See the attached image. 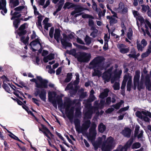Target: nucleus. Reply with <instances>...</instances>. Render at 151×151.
I'll list each match as a JSON object with an SVG mask.
<instances>
[{"label":"nucleus","mask_w":151,"mask_h":151,"mask_svg":"<svg viewBox=\"0 0 151 151\" xmlns=\"http://www.w3.org/2000/svg\"><path fill=\"white\" fill-rule=\"evenodd\" d=\"M120 52L122 53H125L129 52V49L127 46L123 44H118L117 45Z\"/></svg>","instance_id":"obj_18"},{"label":"nucleus","mask_w":151,"mask_h":151,"mask_svg":"<svg viewBox=\"0 0 151 151\" xmlns=\"http://www.w3.org/2000/svg\"><path fill=\"white\" fill-rule=\"evenodd\" d=\"M72 74L71 73H69L68 74L67 77L65 80V82H68L71 80L72 78Z\"/></svg>","instance_id":"obj_38"},{"label":"nucleus","mask_w":151,"mask_h":151,"mask_svg":"<svg viewBox=\"0 0 151 151\" xmlns=\"http://www.w3.org/2000/svg\"><path fill=\"white\" fill-rule=\"evenodd\" d=\"M75 75L76 76V80L74 82V83L75 84H77L79 82V76L78 73H76Z\"/></svg>","instance_id":"obj_52"},{"label":"nucleus","mask_w":151,"mask_h":151,"mask_svg":"<svg viewBox=\"0 0 151 151\" xmlns=\"http://www.w3.org/2000/svg\"><path fill=\"white\" fill-rule=\"evenodd\" d=\"M94 93V91L93 90H91L90 91V94L89 98L88 100L89 102H92L95 99V97L93 95Z\"/></svg>","instance_id":"obj_29"},{"label":"nucleus","mask_w":151,"mask_h":151,"mask_svg":"<svg viewBox=\"0 0 151 151\" xmlns=\"http://www.w3.org/2000/svg\"><path fill=\"white\" fill-rule=\"evenodd\" d=\"M63 38L61 39V42L62 45L65 46L71 47L72 44L68 42L70 40L73 39L74 38V34L73 32H71L67 36L66 34L64 33L63 34Z\"/></svg>","instance_id":"obj_8"},{"label":"nucleus","mask_w":151,"mask_h":151,"mask_svg":"<svg viewBox=\"0 0 151 151\" xmlns=\"http://www.w3.org/2000/svg\"><path fill=\"white\" fill-rule=\"evenodd\" d=\"M132 34L133 31L132 29L131 28H129L127 33V37L129 40H131L132 39Z\"/></svg>","instance_id":"obj_32"},{"label":"nucleus","mask_w":151,"mask_h":151,"mask_svg":"<svg viewBox=\"0 0 151 151\" xmlns=\"http://www.w3.org/2000/svg\"><path fill=\"white\" fill-rule=\"evenodd\" d=\"M140 146L141 145L140 143L139 142H136L133 145L132 148H133L137 149L140 147Z\"/></svg>","instance_id":"obj_45"},{"label":"nucleus","mask_w":151,"mask_h":151,"mask_svg":"<svg viewBox=\"0 0 151 151\" xmlns=\"http://www.w3.org/2000/svg\"><path fill=\"white\" fill-rule=\"evenodd\" d=\"M135 114L140 119H142L144 115L148 116L151 118V113L148 111H142L141 112L137 111L136 112Z\"/></svg>","instance_id":"obj_15"},{"label":"nucleus","mask_w":151,"mask_h":151,"mask_svg":"<svg viewBox=\"0 0 151 151\" xmlns=\"http://www.w3.org/2000/svg\"><path fill=\"white\" fill-rule=\"evenodd\" d=\"M19 23V21L17 19H15L13 22V25L16 28H17L18 27Z\"/></svg>","instance_id":"obj_44"},{"label":"nucleus","mask_w":151,"mask_h":151,"mask_svg":"<svg viewBox=\"0 0 151 151\" xmlns=\"http://www.w3.org/2000/svg\"><path fill=\"white\" fill-rule=\"evenodd\" d=\"M56 99L57 100L58 104V106H61L62 105V101L61 97L57 96Z\"/></svg>","instance_id":"obj_40"},{"label":"nucleus","mask_w":151,"mask_h":151,"mask_svg":"<svg viewBox=\"0 0 151 151\" xmlns=\"http://www.w3.org/2000/svg\"><path fill=\"white\" fill-rule=\"evenodd\" d=\"M132 13L134 17L137 19L140 20L142 19V17H141L140 15L137 11L135 10H133L132 11Z\"/></svg>","instance_id":"obj_27"},{"label":"nucleus","mask_w":151,"mask_h":151,"mask_svg":"<svg viewBox=\"0 0 151 151\" xmlns=\"http://www.w3.org/2000/svg\"><path fill=\"white\" fill-rule=\"evenodd\" d=\"M137 47L139 51H142L143 48L144 47H143L141 45L139 44H137Z\"/></svg>","instance_id":"obj_63"},{"label":"nucleus","mask_w":151,"mask_h":151,"mask_svg":"<svg viewBox=\"0 0 151 151\" xmlns=\"http://www.w3.org/2000/svg\"><path fill=\"white\" fill-rule=\"evenodd\" d=\"M129 108V106H127L124 108L120 109L118 111L119 113H121L122 112L124 111H125L127 110Z\"/></svg>","instance_id":"obj_51"},{"label":"nucleus","mask_w":151,"mask_h":151,"mask_svg":"<svg viewBox=\"0 0 151 151\" xmlns=\"http://www.w3.org/2000/svg\"><path fill=\"white\" fill-rule=\"evenodd\" d=\"M90 124V122L89 120H87L82 125L81 130L80 131L78 127H76V130L77 131L79 132L87 129L89 127Z\"/></svg>","instance_id":"obj_21"},{"label":"nucleus","mask_w":151,"mask_h":151,"mask_svg":"<svg viewBox=\"0 0 151 151\" xmlns=\"http://www.w3.org/2000/svg\"><path fill=\"white\" fill-rule=\"evenodd\" d=\"M19 84L20 85H19V86L20 87L22 88V87H24L26 88H27V83L23 82L22 81H20L19 82Z\"/></svg>","instance_id":"obj_47"},{"label":"nucleus","mask_w":151,"mask_h":151,"mask_svg":"<svg viewBox=\"0 0 151 151\" xmlns=\"http://www.w3.org/2000/svg\"><path fill=\"white\" fill-rule=\"evenodd\" d=\"M113 87L114 90H118L120 88L119 84L118 82H116L114 85L113 86Z\"/></svg>","instance_id":"obj_41"},{"label":"nucleus","mask_w":151,"mask_h":151,"mask_svg":"<svg viewBox=\"0 0 151 151\" xmlns=\"http://www.w3.org/2000/svg\"><path fill=\"white\" fill-rule=\"evenodd\" d=\"M132 142V139H130L128 141L124 147H123L122 146L120 145L117 149L114 151H127V148L130 147Z\"/></svg>","instance_id":"obj_17"},{"label":"nucleus","mask_w":151,"mask_h":151,"mask_svg":"<svg viewBox=\"0 0 151 151\" xmlns=\"http://www.w3.org/2000/svg\"><path fill=\"white\" fill-rule=\"evenodd\" d=\"M96 125L95 124L93 123L92 124L89 129V133L87 135L88 140L91 141L95 150H97L100 147L102 143H103L101 147L102 150L103 151H109L114 147L115 145L113 138L111 137H109L107 139L106 141L105 142L106 136L103 135L101 137H99L97 141L94 142L96 134Z\"/></svg>","instance_id":"obj_1"},{"label":"nucleus","mask_w":151,"mask_h":151,"mask_svg":"<svg viewBox=\"0 0 151 151\" xmlns=\"http://www.w3.org/2000/svg\"><path fill=\"white\" fill-rule=\"evenodd\" d=\"M31 38L32 39H36V40L39 39L38 38V37L36 35V33L34 31H33L32 32V34L31 35Z\"/></svg>","instance_id":"obj_58"},{"label":"nucleus","mask_w":151,"mask_h":151,"mask_svg":"<svg viewBox=\"0 0 151 151\" xmlns=\"http://www.w3.org/2000/svg\"><path fill=\"white\" fill-rule=\"evenodd\" d=\"M5 0H0V10H1V13L3 15L7 12V10L6 8Z\"/></svg>","instance_id":"obj_19"},{"label":"nucleus","mask_w":151,"mask_h":151,"mask_svg":"<svg viewBox=\"0 0 151 151\" xmlns=\"http://www.w3.org/2000/svg\"><path fill=\"white\" fill-rule=\"evenodd\" d=\"M92 7L93 10H95L96 12L100 11V9L97 8V5L95 3L93 4Z\"/></svg>","instance_id":"obj_57"},{"label":"nucleus","mask_w":151,"mask_h":151,"mask_svg":"<svg viewBox=\"0 0 151 151\" xmlns=\"http://www.w3.org/2000/svg\"><path fill=\"white\" fill-rule=\"evenodd\" d=\"M109 38H110L109 35H108L107 34H105L104 36V39L105 42H108V40L109 39Z\"/></svg>","instance_id":"obj_55"},{"label":"nucleus","mask_w":151,"mask_h":151,"mask_svg":"<svg viewBox=\"0 0 151 151\" xmlns=\"http://www.w3.org/2000/svg\"><path fill=\"white\" fill-rule=\"evenodd\" d=\"M142 7L141 11L142 12H145L147 10L148 11L150 9V7L148 5H141Z\"/></svg>","instance_id":"obj_30"},{"label":"nucleus","mask_w":151,"mask_h":151,"mask_svg":"<svg viewBox=\"0 0 151 151\" xmlns=\"http://www.w3.org/2000/svg\"><path fill=\"white\" fill-rule=\"evenodd\" d=\"M105 129V126L102 123H101L99 126V130L101 132H103Z\"/></svg>","instance_id":"obj_33"},{"label":"nucleus","mask_w":151,"mask_h":151,"mask_svg":"<svg viewBox=\"0 0 151 151\" xmlns=\"http://www.w3.org/2000/svg\"><path fill=\"white\" fill-rule=\"evenodd\" d=\"M93 112H90L89 111L86 112L85 114V116L86 117H87V118H91V115Z\"/></svg>","instance_id":"obj_61"},{"label":"nucleus","mask_w":151,"mask_h":151,"mask_svg":"<svg viewBox=\"0 0 151 151\" xmlns=\"http://www.w3.org/2000/svg\"><path fill=\"white\" fill-rule=\"evenodd\" d=\"M124 102L122 101H121L120 102H119L116 104L113 105L112 106L116 109H118L119 108L122 104H123Z\"/></svg>","instance_id":"obj_36"},{"label":"nucleus","mask_w":151,"mask_h":151,"mask_svg":"<svg viewBox=\"0 0 151 151\" xmlns=\"http://www.w3.org/2000/svg\"><path fill=\"white\" fill-rule=\"evenodd\" d=\"M75 84H75L74 83V84H73L72 82H71L67 85V86L66 87L65 89V90L67 91L70 89H72L73 87V85L75 86Z\"/></svg>","instance_id":"obj_39"},{"label":"nucleus","mask_w":151,"mask_h":151,"mask_svg":"<svg viewBox=\"0 0 151 151\" xmlns=\"http://www.w3.org/2000/svg\"><path fill=\"white\" fill-rule=\"evenodd\" d=\"M19 0H10V3L11 5H13L14 6H18L19 4Z\"/></svg>","instance_id":"obj_34"},{"label":"nucleus","mask_w":151,"mask_h":151,"mask_svg":"<svg viewBox=\"0 0 151 151\" xmlns=\"http://www.w3.org/2000/svg\"><path fill=\"white\" fill-rule=\"evenodd\" d=\"M147 116H148L144 115L142 117V119H141L146 122H149L150 119Z\"/></svg>","instance_id":"obj_59"},{"label":"nucleus","mask_w":151,"mask_h":151,"mask_svg":"<svg viewBox=\"0 0 151 151\" xmlns=\"http://www.w3.org/2000/svg\"><path fill=\"white\" fill-rule=\"evenodd\" d=\"M91 57L90 53L85 52H80L77 59L78 61L80 62H88L90 60Z\"/></svg>","instance_id":"obj_9"},{"label":"nucleus","mask_w":151,"mask_h":151,"mask_svg":"<svg viewBox=\"0 0 151 151\" xmlns=\"http://www.w3.org/2000/svg\"><path fill=\"white\" fill-rule=\"evenodd\" d=\"M15 12L13 13V11H11V15L12 16L11 18V20H13L15 17H19L21 16V14H19L21 12H23L24 14H26L27 13V8L26 6H21L16 7L14 9Z\"/></svg>","instance_id":"obj_5"},{"label":"nucleus","mask_w":151,"mask_h":151,"mask_svg":"<svg viewBox=\"0 0 151 151\" xmlns=\"http://www.w3.org/2000/svg\"><path fill=\"white\" fill-rule=\"evenodd\" d=\"M103 58L102 57H98L94 59L90 63L89 67L90 68L94 69V72L93 73V76H100L101 73L100 70L103 69L102 62Z\"/></svg>","instance_id":"obj_2"},{"label":"nucleus","mask_w":151,"mask_h":151,"mask_svg":"<svg viewBox=\"0 0 151 151\" xmlns=\"http://www.w3.org/2000/svg\"><path fill=\"white\" fill-rule=\"evenodd\" d=\"M43 18V16L40 15L38 17V20L37 22H41L42 21Z\"/></svg>","instance_id":"obj_64"},{"label":"nucleus","mask_w":151,"mask_h":151,"mask_svg":"<svg viewBox=\"0 0 151 151\" xmlns=\"http://www.w3.org/2000/svg\"><path fill=\"white\" fill-rule=\"evenodd\" d=\"M112 69L113 67H111L104 73L102 78L104 80V82L105 83L106 82H109L110 78L111 83H113L115 81H117L120 77L122 70H119L118 71L116 70L115 72L113 73L111 72Z\"/></svg>","instance_id":"obj_3"},{"label":"nucleus","mask_w":151,"mask_h":151,"mask_svg":"<svg viewBox=\"0 0 151 151\" xmlns=\"http://www.w3.org/2000/svg\"><path fill=\"white\" fill-rule=\"evenodd\" d=\"M29 38L27 36L26 37H22L21 38V41L25 45L28 44V42L29 40Z\"/></svg>","instance_id":"obj_31"},{"label":"nucleus","mask_w":151,"mask_h":151,"mask_svg":"<svg viewBox=\"0 0 151 151\" xmlns=\"http://www.w3.org/2000/svg\"><path fill=\"white\" fill-rule=\"evenodd\" d=\"M131 132V130L128 128H126L122 132V134L125 136L129 137Z\"/></svg>","instance_id":"obj_25"},{"label":"nucleus","mask_w":151,"mask_h":151,"mask_svg":"<svg viewBox=\"0 0 151 151\" xmlns=\"http://www.w3.org/2000/svg\"><path fill=\"white\" fill-rule=\"evenodd\" d=\"M60 36V30L58 29H56L54 35V37L58 42H59Z\"/></svg>","instance_id":"obj_24"},{"label":"nucleus","mask_w":151,"mask_h":151,"mask_svg":"<svg viewBox=\"0 0 151 151\" xmlns=\"http://www.w3.org/2000/svg\"><path fill=\"white\" fill-rule=\"evenodd\" d=\"M73 44L76 45V46L78 47L81 49L83 50H87L88 49V48L87 47H85L84 46H82L81 45H77L76 44H75L73 43Z\"/></svg>","instance_id":"obj_48"},{"label":"nucleus","mask_w":151,"mask_h":151,"mask_svg":"<svg viewBox=\"0 0 151 151\" xmlns=\"http://www.w3.org/2000/svg\"><path fill=\"white\" fill-rule=\"evenodd\" d=\"M105 101L103 100H101L100 101L99 105L98 104V101H96L94 102L95 107L94 109H101L104 107V104Z\"/></svg>","instance_id":"obj_23"},{"label":"nucleus","mask_w":151,"mask_h":151,"mask_svg":"<svg viewBox=\"0 0 151 151\" xmlns=\"http://www.w3.org/2000/svg\"><path fill=\"white\" fill-rule=\"evenodd\" d=\"M115 17H111L110 23L111 24H115L117 23V20L115 18Z\"/></svg>","instance_id":"obj_46"},{"label":"nucleus","mask_w":151,"mask_h":151,"mask_svg":"<svg viewBox=\"0 0 151 151\" xmlns=\"http://www.w3.org/2000/svg\"><path fill=\"white\" fill-rule=\"evenodd\" d=\"M41 127L43 128V129H44V130L42 131V133L48 139H50V138L49 136V134L52 138L54 137V135L52 134L48 128L43 124H41Z\"/></svg>","instance_id":"obj_20"},{"label":"nucleus","mask_w":151,"mask_h":151,"mask_svg":"<svg viewBox=\"0 0 151 151\" xmlns=\"http://www.w3.org/2000/svg\"><path fill=\"white\" fill-rule=\"evenodd\" d=\"M82 17L84 18H91L93 19L94 17L88 14H84L82 15Z\"/></svg>","instance_id":"obj_50"},{"label":"nucleus","mask_w":151,"mask_h":151,"mask_svg":"<svg viewBox=\"0 0 151 151\" xmlns=\"http://www.w3.org/2000/svg\"><path fill=\"white\" fill-rule=\"evenodd\" d=\"M109 90L108 89H105L104 92L101 93L100 95V97L101 98L103 99L106 97L108 94Z\"/></svg>","instance_id":"obj_28"},{"label":"nucleus","mask_w":151,"mask_h":151,"mask_svg":"<svg viewBox=\"0 0 151 151\" xmlns=\"http://www.w3.org/2000/svg\"><path fill=\"white\" fill-rule=\"evenodd\" d=\"M48 99L50 102H51L53 106L55 108H57L56 101L53 99V98L55 97L56 95V93L54 92L49 91L48 92Z\"/></svg>","instance_id":"obj_14"},{"label":"nucleus","mask_w":151,"mask_h":151,"mask_svg":"<svg viewBox=\"0 0 151 151\" xmlns=\"http://www.w3.org/2000/svg\"><path fill=\"white\" fill-rule=\"evenodd\" d=\"M20 31L18 33L19 35L20 36L25 35L26 33V30H20Z\"/></svg>","instance_id":"obj_60"},{"label":"nucleus","mask_w":151,"mask_h":151,"mask_svg":"<svg viewBox=\"0 0 151 151\" xmlns=\"http://www.w3.org/2000/svg\"><path fill=\"white\" fill-rule=\"evenodd\" d=\"M73 7L75 8V10L72 12L71 14L72 15H74V16L76 17L81 15L80 13L81 12L86 9L83 8L80 5H75L69 2H66L63 7V8L65 9L66 8L69 9Z\"/></svg>","instance_id":"obj_4"},{"label":"nucleus","mask_w":151,"mask_h":151,"mask_svg":"<svg viewBox=\"0 0 151 151\" xmlns=\"http://www.w3.org/2000/svg\"><path fill=\"white\" fill-rule=\"evenodd\" d=\"M46 91L45 89H42L40 91L38 89L36 88L34 94L36 96L39 95L42 100L45 101L46 99Z\"/></svg>","instance_id":"obj_10"},{"label":"nucleus","mask_w":151,"mask_h":151,"mask_svg":"<svg viewBox=\"0 0 151 151\" xmlns=\"http://www.w3.org/2000/svg\"><path fill=\"white\" fill-rule=\"evenodd\" d=\"M54 28L53 27H51L49 33V35L51 38H52L53 37V33L54 32Z\"/></svg>","instance_id":"obj_54"},{"label":"nucleus","mask_w":151,"mask_h":151,"mask_svg":"<svg viewBox=\"0 0 151 151\" xmlns=\"http://www.w3.org/2000/svg\"><path fill=\"white\" fill-rule=\"evenodd\" d=\"M115 10L117 12L124 13L127 12V9L124 7V4L122 2L120 3L118 8H115Z\"/></svg>","instance_id":"obj_16"},{"label":"nucleus","mask_w":151,"mask_h":151,"mask_svg":"<svg viewBox=\"0 0 151 151\" xmlns=\"http://www.w3.org/2000/svg\"><path fill=\"white\" fill-rule=\"evenodd\" d=\"M60 139L63 141V143L67 147H70L68 145L67 143H66V141L64 139V138L61 135L60 137H59Z\"/></svg>","instance_id":"obj_56"},{"label":"nucleus","mask_w":151,"mask_h":151,"mask_svg":"<svg viewBox=\"0 0 151 151\" xmlns=\"http://www.w3.org/2000/svg\"><path fill=\"white\" fill-rule=\"evenodd\" d=\"M28 27V24L27 23H25L22 25L19 28V30H24V29L27 28Z\"/></svg>","instance_id":"obj_43"},{"label":"nucleus","mask_w":151,"mask_h":151,"mask_svg":"<svg viewBox=\"0 0 151 151\" xmlns=\"http://www.w3.org/2000/svg\"><path fill=\"white\" fill-rule=\"evenodd\" d=\"M1 78L3 80V88L7 92L9 93H10V88L9 87L7 84H6L5 83V82L6 81H9L6 77L4 76H2L1 77Z\"/></svg>","instance_id":"obj_22"},{"label":"nucleus","mask_w":151,"mask_h":151,"mask_svg":"<svg viewBox=\"0 0 151 151\" xmlns=\"http://www.w3.org/2000/svg\"><path fill=\"white\" fill-rule=\"evenodd\" d=\"M98 14L99 19H101V17L102 16H104L105 13L106 12V10H104L103 12L101 11V10L100 9V11H98L96 12Z\"/></svg>","instance_id":"obj_37"},{"label":"nucleus","mask_w":151,"mask_h":151,"mask_svg":"<svg viewBox=\"0 0 151 151\" xmlns=\"http://www.w3.org/2000/svg\"><path fill=\"white\" fill-rule=\"evenodd\" d=\"M132 78L131 75L129 73H127L124 76V79L121 87L122 89H123L125 88L126 82L127 81V89L129 91H130L132 83Z\"/></svg>","instance_id":"obj_7"},{"label":"nucleus","mask_w":151,"mask_h":151,"mask_svg":"<svg viewBox=\"0 0 151 151\" xmlns=\"http://www.w3.org/2000/svg\"><path fill=\"white\" fill-rule=\"evenodd\" d=\"M141 44L143 45L144 47L147 45V41L144 39L142 40L141 42Z\"/></svg>","instance_id":"obj_62"},{"label":"nucleus","mask_w":151,"mask_h":151,"mask_svg":"<svg viewBox=\"0 0 151 151\" xmlns=\"http://www.w3.org/2000/svg\"><path fill=\"white\" fill-rule=\"evenodd\" d=\"M54 58V55L53 54H50L44 57L43 61L45 63H47L49 61L53 59Z\"/></svg>","instance_id":"obj_26"},{"label":"nucleus","mask_w":151,"mask_h":151,"mask_svg":"<svg viewBox=\"0 0 151 151\" xmlns=\"http://www.w3.org/2000/svg\"><path fill=\"white\" fill-rule=\"evenodd\" d=\"M41 41L40 39H37L32 42L29 45L33 51L37 50L41 47Z\"/></svg>","instance_id":"obj_11"},{"label":"nucleus","mask_w":151,"mask_h":151,"mask_svg":"<svg viewBox=\"0 0 151 151\" xmlns=\"http://www.w3.org/2000/svg\"><path fill=\"white\" fill-rule=\"evenodd\" d=\"M140 72L139 71H137L135 72V75L134 78V89H136L137 86H138L137 88L140 90L142 88H140L138 85L139 83V79L140 78Z\"/></svg>","instance_id":"obj_13"},{"label":"nucleus","mask_w":151,"mask_h":151,"mask_svg":"<svg viewBox=\"0 0 151 151\" xmlns=\"http://www.w3.org/2000/svg\"><path fill=\"white\" fill-rule=\"evenodd\" d=\"M70 54L74 56L76 58H77L78 55L76 53V50L74 49H73L70 51Z\"/></svg>","instance_id":"obj_42"},{"label":"nucleus","mask_w":151,"mask_h":151,"mask_svg":"<svg viewBox=\"0 0 151 151\" xmlns=\"http://www.w3.org/2000/svg\"><path fill=\"white\" fill-rule=\"evenodd\" d=\"M37 80L35 78L30 80V81L35 83L36 86L39 88H47V87L48 81L45 79H43L41 77H37Z\"/></svg>","instance_id":"obj_6"},{"label":"nucleus","mask_w":151,"mask_h":151,"mask_svg":"<svg viewBox=\"0 0 151 151\" xmlns=\"http://www.w3.org/2000/svg\"><path fill=\"white\" fill-rule=\"evenodd\" d=\"M85 41L87 45H89L91 42V38L88 36H86L85 39Z\"/></svg>","instance_id":"obj_49"},{"label":"nucleus","mask_w":151,"mask_h":151,"mask_svg":"<svg viewBox=\"0 0 151 151\" xmlns=\"http://www.w3.org/2000/svg\"><path fill=\"white\" fill-rule=\"evenodd\" d=\"M74 111V108H70L69 104L67 105L65 108V112L67 117L70 119H71L73 118Z\"/></svg>","instance_id":"obj_12"},{"label":"nucleus","mask_w":151,"mask_h":151,"mask_svg":"<svg viewBox=\"0 0 151 151\" xmlns=\"http://www.w3.org/2000/svg\"><path fill=\"white\" fill-rule=\"evenodd\" d=\"M151 52H148V50L145 52L143 53L141 55L142 58H144L147 56Z\"/></svg>","instance_id":"obj_53"},{"label":"nucleus","mask_w":151,"mask_h":151,"mask_svg":"<svg viewBox=\"0 0 151 151\" xmlns=\"http://www.w3.org/2000/svg\"><path fill=\"white\" fill-rule=\"evenodd\" d=\"M129 56L131 58H136L137 57L136 53L135 50L134 49H132L131 53L129 55Z\"/></svg>","instance_id":"obj_35"}]
</instances>
